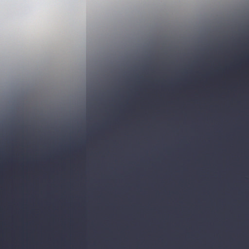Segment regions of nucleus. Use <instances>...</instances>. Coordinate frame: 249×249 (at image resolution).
<instances>
[{
	"mask_svg": "<svg viewBox=\"0 0 249 249\" xmlns=\"http://www.w3.org/2000/svg\"><path fill=\"white\" fill-rule=\"evenodd\" d=\"M98 125V123H95L94 125V126L95 128H96Z\"/></svg>",
	"mask_w": 249,
	"mask_h": 249,
	"instance_id": "nucleus-1",
	"label": "nucleus"
},
{
	"mask_svg": "<svg viewBox=\"0 0 249 249\" xmlns=\"http://www.w3.org/2000/svg\"><path fill=\"white\" fill-rule=\"evenodd\" d=\"M109 108H110V109L111 108V107H109Z\"/></svg>",
	"mask_w": 249,
	"mask_h": 249,
	"instance_id": "nucleus-2",
	"label": "nucleus"
}]
</instances>
